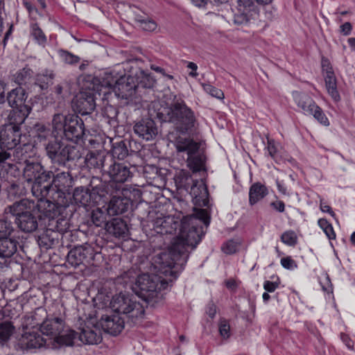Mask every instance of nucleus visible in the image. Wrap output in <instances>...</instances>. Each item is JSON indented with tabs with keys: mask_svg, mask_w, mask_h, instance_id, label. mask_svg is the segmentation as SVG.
Segmentation results:
<instances>
[{
	"mask_svg": "<svg viewBox=\"0 0 355 355\" xmlns=\"http://www.w3.org/2000/svg\"><path fill=\"white\" fill-rule=\"evenodd\" d=\"M76 334L74 340L78 339L85 345H96L102 340L99 331L92 329L88 327L81 329L80 332H76Z\"/></svg>",
	"mask_w": 355,
	"mask_h": 355,
	"instance_id": "obj_29",
	"label": "nucleus"
},
{
	"mask_svg": "<svg viewBox=\"0 0 355 355\" xmlns=\"http://www.w3.org/2000/svg\"><path fill=\"white\" fill-rule=\"evenodd\" d=\"M112 162V157L102 151L90 152L85 157V163L89 168L99 170L101 172H107L105 167Z\"/></svg>",
	"mask_w": 355,
	"mask_h": 355,
	"instance_id": "obj_24",
	"label": "nucleus"
},
{
	"mask_svg": "<svg viewBox=\"0 0 355 355\" xmlns=\"http://www.w3.org/2000/svg\"><path fill=\"white\" fill-rule=\"evenodd\" d=\"M96 204H107L112 196L120 191V185L114 182L103 181L101 178L93 176L89 184Z\"/></svg>",
	"mask_w": 355,
	"mask_h": 355,
	"instance_id": "obj_13",
	"label": "nucleus"
},
{
	"mask_svg": "<svg viewBox=\"0 0 355 355\" xmlns=\"http://www.w3.org/2000/svg\"><path fill=\"white\" fill-rule=\"evenodd\" d=\"M221 250L225 254H234L238 250V243L234 240H229L223 245Z\"/></svg>",
	"mask_w": 355,
	"mask_h": 355,
	"instance_id": "obj_50",
	"label": "nucleus"
},
{
	"mask_svg": "<svg viewBox=\"0 0 355 355\" xmlns=\"http://www.w3.org/2000/svg\"><path fill=\"white\" fill-rule=\"evenodd\" d=\"M141 197V191L132 187L120 189L116 196L108 201L107 212L110 215L123 214L137 202Z\"/></svg>",
	"mask_w": 355,
	"mask_h": 355,
	"instance_id": "obj_10",
	"label": "nucleus"
},
{
	"mask_svg": "<svg viewBox=\"0 0 355 355\" xmlns=\"http://www.w3.org/2000/svg\"><path fill=\"white\" fill-rule=\"evenodd\" d=\"M270 205L279 212H284L285 209V204L283 201L279 200L272 202Z\"/></svg>",
	"mask_w": 355,
	"mask_h": 355,
	"instance_id": "obj_60",
	"label": "nucleus"
},
{
	"mask_svg": "<svg viewBox=\"0 0 355 355\" xmlns=\"http://www.w3.org/2000/svg\"><path fill=\"white\" fill-rule=\"evenodd\" d=\"M139 26L142 29L147 31H153L157 28V24L155 21L148 17H147Z\"/></svg>",
	"mask_w": 355,
	"mask_h": 355,
	"instance_id": "obj_53",
	"label": "nucleus"
},
{
	"mask_svg": "<svg viewBox=\"0 0 355 355\" xmlns=\"http://www.w3.org/2000/svg\"><path fill=\"white\" fill-rule=\"evenodd\" d=\"M23 5L25 7V8L28 10L30 16H31L34 13H39L38 9L35 6H33L31 2L28 1H24Z\"/></svg>",
	"mask_w": 355,
	"mask_h": 355,
	"instance_id": "obj_56",
	"label": "nucleus"
},
{
	"mask_svg": "<svg viewBox=\"0 0 355 355\" xmlns=\"http://www.w3.org/2000/svg\"><path fill=\"white\" fill-rule=\"evenodd\" d=\"M318 225L323 230L324 232L329 238V239H334L336 238V234L334 228L327 219L320 218L318 220Z\"/></svg>",
	"mask_w": 355,
	"mask_h": 355,
	"instance_id": "obj_47",
	"label": "nucleus"
},
{
	"mask_svg": "<svg viewBox=\"0 0 355 355\" xmlns=\"http://www.w3.org/2000/svg\"><path fill=\"white\" fill-rule=\"evenodd\" d=\"M324 81L329 94L335 102L339 101L340 96L337 89L336 78L334 72L329 71L328 75H324Z\"/></svg>",
	"mask_w": 355,
	"mask_h": 355,
	"instance_id": "obj_36",
	"label": "nucleus"
},
{
	"mask_svg": "<svg viewBox=\"0 0 355 355\" xmlns=\"http://www.w3.org/2000/svg\"><path fill=\"white\" fill-rule=\"evenodd\" d=\"M131 167L124 163H117L112 159L110 164L107 173L110 178L111 182H114L120 185V189H123L122 184L130 180L133 175Z\"/></svg>",
	"mask_w": 355,
	"mask_h": 355,
	"instance_id": "obj_19",
	"label": "nucleus"
},
{
	"mask_svg": "<svg viewBox=\"0 0 355 355\" xmlns=\"http://www.w3.org/2000/svg\"><path fill=\"white\" fill-rule=\"evenodd\" d=\"M14 331V327L10 322L0 323V345L3 346L9 340Z\"/></svg>",
	"mask_w": 355,
	"mask_h": 355,
	"instance_id": "obj_43",
	"label": "nucleus"
},
{
	"mask_svg": "<svg viewBox=\"0 0 355 355\" xmlns=\"http://www.w3.org/2000/svg\"><path fill=\"white\" fill-rule=\"evenodd\" d=\"M17 232L12 223L7 219H0V239L15 236Z\"/></svg>",
	"mask_w": 355,
	"mask_h": 355,
	"instance_id": "obj_42",
	"label": "nucleus"
},
{
	"mask_svg": "<svg viewBox=\"0 0 355 355\" xmlns=\"http://www.w3.org/2000/svg\"><path fill=\"white\" fill-rule=\"evenodd\" d=\"M258 8L252 0H238L236 12L233 17V22L237 25H244L258 15Z\"/></svg>",
	"mask_w": 355,
	"mask_h": 355,
	"instance_id": "obj_15",
	"label": "nucleus"
},
{
	"mask_svg": "<svg viewBox=\"0 0 355 355\" xmlns=\"http://www.w3.org/2000/svg\"><path fill=\"white\" fill-rule=\"evenodd\" d=\"M267 149H268L269 155L273 159L276 160L278 157V147L273 139H270L268 138Z\"/></svg>",
	"mask_w": 355,
	"mask_h": 355,
	"instance_id": "obj_51",
	"label": "nucleus"
},
{
	"mask_svg": "<svg viewBox=\"0 0 355 355\" xmlns=\"http://www.w3.org/2000/svg\"><path fill=\"white\" fill-rule=\"evenodd\" d=\"M92 196V191L89 187L85 188L80 186L75 188L72 197L76 204L87 207L96 204Z\"/></svg>",
	"mask_w": 355,
	"mask_h": 355,
	"instance_id": "obj_28",
	"label": "nucleus"
},
{
	"mask_svg": "<svg viewBox=\"0 0 355 355\" xmlns=\"http://www.w3.org/2000/svg\"><path fill=\"white\" fill-rule=\"evenodd\" d=\"M21 129L10 124L0 125V149H15L20 143Z\"/></svg>",
	"mask_w": 355,
	"mask_h": 355,
	"instance_id": "obj_17",
	"label": "nucleus"
},
{
	"mask_svg": "<svg viewBox=\"0 0 355 355\" xmlns=\"http://www.w3.org/2000/svg\"><path fill=\"white\" fill-rule=\"evenodd\" d=\"M189 192L194 205L209 207V192L202 180H196L189 187Z\"/></svg>",
	"mask_w": 355,
	"mask_h": 355,
	"instance_id": "obj_22",
	"label": "nucleus"
},
{
	"mask_svg": "<svg viewBox=\"0 0 355 355\" xmlns=\"http://www.w3.org/2000/svg\"><path fill=\"white\" fill-rule=\"evenodd\" d=\"M95 251L88 244L78 245L71 249L67 254V261L71 266H78L84 262H89L94 259Z\"/></svg>",
	"mask_w": 355,
	"mask_h": 355,
	"instance_id": "obj_20",
	"label": "nucleus"
},
{
	"mask_svg": "<svg viewBox=\"0 0 355 355\" xmlns=\"http://www.w3.org/2000/svg\"><path fill=\"white\" fill-rule=\"evenodd\" d=\"M11 149H0V164L5 163L8 159H10L11 154L8 152Z\"/></svg>",
	"mask_w": 355,
	"mask_h": 355,
	"instance_id": "obj_58",
	"label": "nucleus"
},
{
	"mask_svg": "<svg viewBox=\"0 0 355 355\" xmlns=\"http://www.w3.org/2000/svg\"><path fill=\"white\" fill-rule=\"evenodd\" d=\"M156 116L162 122L173 125L171 132L191 134L193 132L197 120L194 112L182 100H177L169 106H161L156 112Z\"/></svg>",
	"mask_w": 355,
	"mask_h": 355,
	"instance_id": "obj_3",
	"label": "nucleus"
},
{
	"mask_svg": "<svg viewBox=\"0 0 355 355\" xmlns=\"http://www.w3.org/2000/svg\"><path fill=\"white\" fill-rule=\"evenodd\" d=\"M64 324L62 317L48 316L41 324L40 330L43 335L48 337L46 339H55L63 336L62 340H64L68 337L67 336L72 334L70 336L72 346L76 336V331L69 329H65Z\"/></svg>",
	"mask_w": 355,
	"mask_h": 355,
	"instance_id": "obj_12",
	"label": "nucleus"
},
{
	"mask_svg": "<svg viewBox=\"0 0 355 355\" xmlns=\"http://www.w3.org/2000/svg\"><path fill=\"white\" fill-rule=\"evenodd\" d=\"M101 325L105 332L116 336L124 328V318H121L119 314L112 315H104L101 318Z\"/></svg>",
	"mask_w": 355,
	"mask_h": 355,
	"instance_id": "obj_26",
	"label": "nucleus"
},
{
	"mask_svg": "<svg viewBox=\"0 0 355 355\" xmlns=\"http://www.w3.org/2000/svg\"><path fill=\"white\" fill-rule=\"evenodd\" d=\"M24 165L23 178L31 184L33 196L44 200L40 207L49 212L58 210L72 215L76 208L71 202L70 189L74 182L69 172L54 168L47 170L41 162L30 159H25Z\"/></svg>",
	"mask_w": 355,
	"mask_h": 355,
	"instance_id": "obj_2",
	"label": "nucleus"
},
{
	"mask_svg": "<svg viewBox=\"0 0 355 355\" xmlns=\"http://www.w3.org/2000/svg\"><path fill=\"white\" fill-rule=\"evenodd\" d=\"M71 216L65 215L58 210H55L50 216H44L48 218V222L46 230L38 236L40 247L47 250L58 244L60 234L69 229V218Z\"/></svg>",
	"mask_w": 355,
	"mask_h": 355,
	"instance_id": "obj_6",
	"label": "nucleus"
},
{
	"mask_svg": "<svg viewBox=\"0 0 355 355\" xmlns=\"http://www.w3.org/2000/svg\"><path fill=\"white\" fill-rule=\"evenodd\" d=\"M322 69L323 71H325V75H328L329 72H334L329 60L327 58H322Z\"/></svg>",
	"mask_w": 355,
	"mask_h": 355,
	"instance_id": "obj_57",
	"label": "nucleus"
},
{
	"mask_svg": "<svg viewBox=\"0 0 355 355\" xmlns=\"http://www.w3.org/2000/svg\"><path fill=\"white\" fill-rule=\"evenodd\" d=\"M279 279L276 282L266 280L263 283V288L268 293H273L279 287Z\"/></svg>",
	"mask_w": 355,
	"mask_h": 355,
	"instance_id": "obj_55",
	"label": "nucleus"
},
{
	"mask_svg": "<svg viewBox=\"0 0 355 355\" xmlns=\"http://www.w3.org/2000/svg\"><path fill=\"white\" fill-rule=\"evenodd\" d=\"M19 245L18 237L15 235L0 239V271L8 268L10 258L17 252Z\"/></svg>",
	"mask_w": 355,
	"mask_h": 355,
	"instance_id": "obj_18",
	"label": "nucleus"
},
{
	"mask_svg": "<svg viewBox=\"0 0 355 355\" xmlns=\"http://www.w3.org/2000/svg\"><path fill=\"white\" fill-rule=\"evenodd\" d=\"M58 55L61 60L68 64H75L80 60V58L78 55H76L66 50H59Z\"/></svg>",
	"mask_w": 355,
	"mask_h": 355,
	"instance_id": "obj_46",
	"label": "nucleus"
},
{
	"mask_svg": "<svg viewBox=\"0 0 355 355\" xmlns=\"http://www.w3.org/2000/svg\"><path fill=\"white\" fill-rule=\"evenodd\" d=\"M135 75L137 89H139V87L150 89L154 87L155 80L150 74L146 73L143 70H139Z\"/></svg>",
	"mask_w": 355,
	"mask_h": 355,
	"instance_id": "obj_38",
	"label": "nucleus"
},
{
	"mask_svg": "<svg viewBox=\"0 0 355 355\" xmlns=\"http://www.w3.org/2000/svg\"><path fill=\"white\" fill-rule=\"evenodd\" d=\"M67 336L64 340H62L63 336L55 339H46L42 337L38 332L33 331L26 332L22 336L21 343L28 349L40 348L43 346L51 349H58L64 346L71 345V337L70 335Z\"/></svg>",
	"mask_w": 355,
	"mask_h": 355,
	"instance_id": "obj_14",
	"label": "nucleus"
},
{
	"mask_svg": "<svg viewBox=\"0 0 355 355\" xmlns=\"http://www.w3.org/2000/svg\"><path fill=\"white\" fill-rule=\"evenodd\" d=\"M53 133L56 137H64L66 139L77 143L85 135L83 120L77 114H55L52 119Z\"/></svg>",
	"mask_w": 355,
	"mask_h": 355,
	"instance_id": "obj_7",
	"label": "nucleus"
},
{
	"mask_svg": "<svg viewBox=\"0 0 355 355\" xmlns=\"http://www.w3.org/2000/svg\"><path fill=\"white\" fill-rule=\"evenodd\" d=\"M54 73L51 71H45L37 74L35 79V84L40 87L41 89H46L53 83Z\"/></svg>",
	"mask_w": 355,
	"mask_h": 355,
	"instance_id": "obj_39",
	"label": "nucleus"
},
{
	"mask_svg": "<svg viewBox=\"0 0 355 355\" xmlns=\"http://www.w3.org/2000/svg\"><path fill=\"white\" fill-rule=\"evenodd\" d=\"M320 210L322 212H327V213L329 214L333 217L336 216V214L331 209V207L327 205H325V203L323 202V201L322 200H320Z\"/></svg>",
	"mask_w": 355,
	"mask_h": 355,
	"instance_id": "obj_61",
	"label": "nucleus"
},
{
	"mask_svg": "<svg viewBox=\"0 0 355 355\" xmlns=\"http://www.w3.org/2000/svg\"><path fill=\"white\" fill-rule=\"evenodd\" d=\"M281 241L288 245L294 246L297 243V237L294 231L288 230L282 234Z\"/></svg>",
	"mask_w": 355,
	"mask_h": 355,
	"instance_id": "obj_48",
	"label": "nucleus"
},
{
	"mask_svg": "<svg viewBox=\"0 0 355 355\" xmlns=\"http://www.w3.org/2000/svg\"><path fill=\"white\" fill-rule=\"evenodd\" d=\"M33 76V71L29 67H24L19 70L14 76L15 82L18 85H26Z\"/></svg>",
	"mask_w": 355,
	"mask_h": 355,
	"instance_id": "obj_41",
	"label": "nucleus"
},
{
	"mask_svg": "<svg viewBox=\"0 0 355 355\" xmlns=\"http://www.w3.org/2000/svg\"><path fill=\"white\" fill-rule=\"evenodd\" d=\"M219 332L223 338H228L230 336V326L226 320L220 321L219 324Z\"/></svg>",
	"mask_w": 355,
	"mask_h": 355,
	"instance_id": "obj_52",
	"label": "nucleus"
},
{
	"mask_svg": "<svg viewBox=\"0 0 355 355\" xmlns=\"http://www.w3.org/2000/svg\"><path fill=\"white\" fill-rule=\"evenodd\" d=\"M210 216L204 209L193 215L183 217L179 234L168 250L156 254L152 259L155 273H144L137 277L136 286L139 295L148 303H157L163 298L162 293L168 288L184 269L189 258L188 248L195 249L205 234L202 224L209 225Z\"/></svg>",
	"mask_w": 355,
	"mask_h": 355,
	"instance_id": "obj_1",
	"label": "nucleus"
},
{
	"mask_svg": "<svg viewBox=\"0 0 355 355\" xmlns=\"http://www.w3.org/2000/svg\"><path fill=\"white\" fill-rule=\"evenodd\" d=\"M110 307L114 312L125 315L131 319L141 317L145 312L139 302H137L132 296L121 293L112 297Z\"/></svg>",
	"mask_w": 355,
	"mask_h": 355,
	"instance_id": "obj_11",
	"label": "nucleus"
},
{
	"mask_svg": "<svg viewBox=\"0 0 355 355\" xmlns=\"http://www.w3.org/2000/svg\"><path fill=\"white\" fill-rule=\"evenodd\" d=\"M31 111L30 106H22L21 108H12L8 115V123L12 126H17L21 129V125L24 123L26 119Z\"/></svg>",
	"mask_w": 355,
	"mask_h": 355,
	"instance_id": "obj_30",
	"label": "nucleus"
},
{
	"mask_svg": "<svg viewBox=\"0 0 355 355\" xmlns=\"http://www.w3.org/2000/svg\"><path fill=\"white\" fill-rule=\"evenodd\" d=\"M281 264L284 268L288 270H293L297 268L295 261L291 257L282 258L281 259Z\"/></svg>",
	"mask_w": 355,
	"mask_h": 355,
	"instance_id": "obj_54",
	"label": "nucleus"
},
{
	"mask_svg": "<svg viewBox=\"0 0 355 355\" xmlns=\"http://www.w3.org/2000/svg\"><path fill=\"white\" fill-rule=\"evenodd\" d=\"M46 151L51 162L60 166H65L67 162L78 160L81 157L77 146L67 144L56 136L54 139L48 142Z\"/></svg>",
	"mask_w": 355,
	"mask_h": 355,
	"instance_id": "obj_9",
	"label": "nucleus"
},
{
	"mask_svg": "<svg viewBox=\"0 0 355 355\" xmlns=\"http://www.w3.org/2000/svg\"><path fill=\"white\" fill-rule=\"evenodd\" d=\"M94 78L88 77L80 94L73 101V108L76 112L82 116L88 115L93 112L96 108V96H101L102 94L105 96L107 91H103L102 87L100 90L96 89L97 85H94Z\"/></svg>",
	"mask_w": 355,
	"mask_h": 355,
	"instance_id": "obj_8",
	"label": "nucleus"
},
{
	"mask_svg": "<svg viewBox=\"0 0 355 355\" xmlns=\"http://www.w3.org/2000/svg\"><path fill=\"white\" fill-rule=\"evenodd\" d=\"M106 231L116 238H123L128 234V226L126 223L121 218H112L106 224Z\"/></svg>",
	"mask_w": 355,
	"mask_h": 355,
	"instance_id": "obj_31",
	"label": "nucleus"
},
{
	"mask_svg": "<svg viewBox=\"0 0 355 355\" xmlns=\"http://www.w3.org/2000/svg\"><path fill=\"white\" fill-rule=\"evenodd\" d=\"M94 84L100 85L98 88L101 87L103 91L107 92V94L112 91L116 96L125 100L132 98L138 90L135 77L124 75L117 78L113 72H106L102 76L94 78Z\"/></svg>",
	"mask_w": 355,
	"mask_h": 355,
	"instance_id": "obj_5",
	"label": "nucleus"
},
{
	"mask_svg": "<svg viewBox=\"0 0 355 355\" xmlns=\"http://www.w3.org/2000/svg\"><path fill=\"white\" fill-rule=\"evenodd\" d=\"M112 159H123L128 155V149L125 141L115 142L112 148Z\"/></svg>",
	"mask_w": 355,
	"mask_h": 355,
	"instance_id": "obj_40",
	"label": "nucleus"
},
{
	"mask_svg": "<svg viewBox=\"0 0 355 355\" xmlns=\"http://www.w3.org/2000/svg\"><path fill=\"white\" fill-rule=\"evenodd\" d=\"M42 201H44V198H37V202L27 198L21 199L19 201L15 202L12 205L8 207L6 209L16 218H19L24 214L28 213L29 211L37 210L38 212H42L44 216H50L52 212H49L48 209L40 207Z\"/></svg>",
	"mask_w": 355,
	"mask_h": 355,
	"instance_id": "obj_16",
	"label": "nucleus"
},
{
	"mask_svg": "<svg viewBox=\"0 0 355 355\" xmlns=\"http://www.w3.org/2000/svg\"><path fill=\"white\" fill-rule=\"evenodd\" d=\"M28 98V94L25 89L21 87H17L11 89L6 96V101L12 108H21L22 106H28L26 104Z\"/></svg>",
	"mask_w": 355,
	"mask_h": 355,
	"instance_id": "obj_27",
	"label": "nucleus"
},
{
	"mask_svg": "<svg viewBox=\"0 0 355 355\" xmlns=\"http://www.w3.org/2000/svg\"><path fill=\"white\" fill-rule=\"evenodd\" d=\"M181 220L171 216L157 217L153 221V229L159 234H172L179 229Z\"/></svg>",
	"mask_w": 355,
	"mask_h": 355,
	"instance_id": "obj_21",
	"label": "nucleus"
},
{
	"mask_svg": "<svg viewBox=\"0 0 355 355\" xmlns=\"http://www.w3.org/2000/svg\"><path fill=\"white\" fill-rule=\"evenodd\" d=\"M206 312L210 318H213L215 316L216 313V306L213 303H209L207 305Z\"/></svg>",
	"mask_w": 355,
	"mask_h": 355,
	"instance_id": "obj_63",
	"label": "nucleus"
},
{
	"mask_svg": "<svg viewBox=\"0 0 355 355\" xmlns=\"http://www.w3.org/2000/svg\"><path fill=\"white\" fill-rule=\"evenodd\" d=\"M133 129L136 135L146 141L153 139L158 133L155 122L150 118H144L137 121Z\"/></svg>",
	"mask_w": 355,
	"mask_h": 355,
	"instance_id": "obj_23",
	"label": "nucleus"
},
{
	"mask_svg": "<svg viewBox=\"0 0 355 355\" xmlns=\"http://www.w3.org/2000/svg\"><path fill=\"white\" fill-rule=\"evenodd\" d=\"M308 115H312L319 123L324 125L327 126L329 125V119L322 110L317 104L312 108L311 114H309Z\"/></svg>",
	"mask_w": 355,
	"mask_h": 355,
	"instance_id": "obj_45",
	"label": "nucleus"
},
{
	"mask_svg": "<svg viewBox=\"0 0 355 355\" xmlns=\"http://www.w3.org/2000/svg\"><path fill=\"white\" fill-rule=\"evenodd\" d=\"M5 83L3 81L0 80V105L6 102V95L4 89Z\"/></svg>",
	"mask_w": 355,
	"mask_h": 355,
	"instance_id": "obj_64",
	"label": "nucleus"
},
{
	"mask_svg": "<svg viewBox=\"0 0 355 355\" xmlns=\"http://www.w3.org/2000/svg\"><path fill=\"white\" fill-rule=\"evenodd\" d=\"M30 29L31 35L39 44H44L46 42V37L37 22H31Z\"/></svg>",
	"mask_w": 355,
	"mask_h": 355,
	"instance_id": "obj_44",
	"label": "nucleus"
},
{
	"mask_svg": "<svg viewBox=\"0 0 355 355\" xmlns=\"http://www.w3.org/2000/svg\"><path fill=\"white\" fill-rule=\"evenodd\" d=\"M189 135L169 132L168 137L174 144L177 155L186 162L187 166L193 173L205 171V156L200 150V144Z\"/></svg>",
	"mask_w": 355,
	"mask_h": 355,
	"instance_id": "obj_4",
	"label": "nucleus"
},
{
	"mask_svg": "<svg viewBox=\"0 0 355 355\" xmlns=\"http://www.w3.org/2000/svg\"><path fill=\"white\" fill-rule=\"evenodd\" d=\"M107 222V214L100 208H96L90 213L87 223L90 227H104L105 228Z\"/></svg>",
	"mask_w": 355,
	"mask_h": 355,
	"instance_id": "obj_34",
	"label": "nucleus"
},
{
	"mask_svg": "<svg viewBox=\"0 0 355 355\" xmlns=\"http://www.w3.org/2000/svg\"><path fill=\"white\" fill-rule=\"evenodd\" d=\"M187 67L191 69V71L189 73L190 76L196 77L198 76V73L196 72L198 69V66L196 63L189 62L187 64Z\"/></svg>",
	"mask_w": 355,
	"mask_h": 355,
	"instance_id": "obj_62",
	"label": "nucleus"
},
{
	"mask_svg": "<svg viewBox=\"0 0 355 355\" xmlns=\"http://www.w3.org/2000/svg\"><path fill=\"white\" fill-rule=\"evenodd\" d=\"M175 183L178 189H184L189 191V187L195 181L190 173L186 170H181L175 176Z\"/></svg>",
	"mask_w": 355,
	"mask_h": 355,
	"instance_id": "obj_35",
	"label": "nucleus"
},
{
	"mask_svg": "<svg viewBox=\"0 0 355 355\" xmlns=\"http://www.w3.org/2000/svg\"><path fill=\"white\" fill-rule=\"evenodd\" d=\"M293 96L297 107L302 110L304 114H311V110L316 103L309 95L303 92H295Z\"/></svg>",
	"mask_w": 355,
	"mask_h": 355,
	"instance_id": "obj_32",
	"label": "nucleus"
},
{
	"mask_svg": "<svg viewBox=\"0 0 355 355\" xmlns=\"http://www.w3.org/2000/svg\"><path fill=\"white\" fill-rule=\"evenodd\" d=\"M268 194L267 187L261 182L252 184L249 190V204L252 206Z\"/></svg>",
	"mask_w": 355,
	"mask_h": 355,
	"instance_id": "obj_33",
	"label": "nucleus"
},
{
	"mask_svg": "<svg viewBox=\"0 0 355 355\" xmlns=\"http://www.w3.org/2000/svg\"><path fill=\"white\" fill-rule=\"evenodd\" d=\"M203 89L211 96L218 99H223L224 98V94L223 91L218 89L209 83L202 84Z\"/></svg>",
	"mask_w": 355,
	"mask_h": 355,
	"instance_id": "obj_49",
	"label": "nucleus"
},
{
	"mask_svg": "<svg viewBox=\"0 0 355 355\" xmlns=\"http://www.w3.org/2000/svg\"><path fill=\"white\" fill-rule=\"evenodd\" d=\"M40 214L43 213L38 212L37 210L29 211L28 213L19 216V218H16L15 222L21 231L33 232L38 227V220L41 218Z\"/></svg>",
	"mask_w": 355,
	"mask_h": 355,
	"instance_id": "obj_25",
	"label": "nucleus"
},
{
	"mask_svg": "<svg viewBox=\"0 0 355 355\" xmlns=\"http://www.w3.org/2000/svg\"><path fill=\"white\" fill-rule=\"evenodd\" d=\"M102 114L105 121L112 127L118 126V109L110 104H106L102 110Z\"/></svg>",
	"mask_w": 355,
	"mask_h": 355,
	"instance_id": "obj_37",
	"label": "nucleus"
},
{
	"mask_svg": "<svg viewBox=\"0 0 355 355\" xmlns=\"http://www.w3.org/2000/svg\"><path fill=\"white\" fill-rule=\"evenodd\" d=\"M340 28L341 33H343L344 35H349L352 30V26L349 22L344 23L340 26Z\"/></svg>",
	"mask_w": 355,
	"mask_h": 355,
	"instance_id": "obj_59",
	"label": "nucleus"
}]
</instances>
